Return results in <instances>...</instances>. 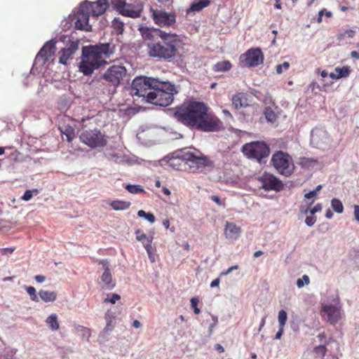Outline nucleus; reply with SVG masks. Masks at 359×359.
Returning <instances> with one entry per match:
<instances>
[{
  "label": "nucleus",
  "mask_w": 359,
  "mask_h": 359,
  "mask_svg": "<svg viewBox=\"0 0 359 359\" xmlns=\"http://www.w3.org/2000/svg\"><path fill=\"white\" fill-rule=\"evenodd\" d=\"M242 151L248 158L255 159L262 163L263 159L269 156L270 149L265 142L257 141L244 144Z\"/></svg>",
  "instance_id": "obj_9"
},
{
  "label": "nucleus",
  "mask_w": 359,
  "mask_h": 359,
  "mask_svg": "<svg viewBox=\"0 0 359 359\" xmlns=\"http://www.w3.org/2000/svg\"><path fill=\"white\" fill-rule=\"evenodd\" d=\"M333 341L332 338H329L328 341H325V343L320 344L319 346H316L313 348V351L318 355L321 357H324L327 353L326 346L328 345L330 342Z\"/></svg>",
  "instance_id": "obj_29"
},
{
  "label": "nucleus",
  "mask_w": 359,
  "mask_h": 359,
  "mask_svg": "<svg viewBox=\"0 0 359 359\" xmlns=\"http://www.w3.org/2000/svg\"><path fill=\"white\" fill-rule=\"evenodd\" d=\"M76 330L77 333L81 334L83 338H86L88 340L89 339L91 335V332L89 328L82 325H77Z\"/></svg>",
  "instance_id": "obj_35"
},
{
  "label": "nucleus",
  "mask_w": 359,
  "mask_h": 359,
  "mask_svg": "<svg viewBox=\"0 0 359 359\" xmlns=\"http://www.w3.org/2000/svg\"><path fill=\"white\" fill-rule=\"evenodd\" d=\"M145 219L148 220L150 223L153 224L155 222V217L154 214L148 212Z\"/></svg>",
  "instance_id": "obj_58"
},
{
  "label": "nucleus",
  "mask_w": 359,
  "mask_h": 359,
  "mask_svg": "<svg viewBox=\"0 0 359 359\" xmlns=\"http://www.w3.org/2000/svg\"><path fill=\"white\" fill-rule=\"evenodd\" d=\"M126 0H111L113 7L120 13L122 14L126 6Z\"/></svg>",
  "instance_id": "obj_33"
},
{
  "label": "nucleus",
  "mask_w": 359,
  "mask_h": 359,
  "mask_svg": "<svg viewBox=\"0 0 359 359\" xmlns=\"http://www.w3.org/2000/svg\"><path fill=\"white\" fill-rule=\"evenodd\" d=\"M38 194L39 191L36 189L32 190H27L21 198L24 201H28L33 197L34 195H37Z\"/></svg>",
  "instance_id": "obj_42"
},
{
  "label": "nucleus",
  "mask_w": 359,
  "mask_h": 359,
  "mask_svg": "<svg viewBox=\"0 0 359 359\" xmlns=\"http://www.w3.org/2000/svg\"><path fill=\"white\" fill-rule=\"evenodd\" d=\"M232 106L235 109L246 107L249 105L248 95L245 93H238L232 97Z\"/></svg>",
  "instance_id": "obj_21"
},
{
  "label": "nucleus",
  "mask_w": 359,
  "mask_h": 359,
  "mask_svg": "<svg viewBox=\"0 0 359 359\" xmlns=\"http://www.w3.org/2000/svg\"><path fill=\"white\" fill-rule=\"evenodd\" d=\"M318 163V161L313 158H307V157H302L299 159V165L302 168H309L311 167H313L315 165H316Z\"/></svg>",
  "instance_id": "obj_28"
},
{
  "label": "nucleus",
  "mask_w": 359,
  "mask_h": 359,
  "mask_svg": "<svg viewBox=\"0 0 359 359\" xmlns=\"http://www.w3.org/2000/svg\"><path fill=\"white\" fill-rule=\"evenodd\" d=\"M351 56L353 58H355L357 60L359 59V53L355 50H353L351 52Z\"/></svg>",
  "instance_id": "obj_64"
},
{
  "label": "nucleus",
  "mask_w": 359,
  "mask_h": 359,
  "mask_svg": "<svg viewBox=\"0 0 359 359\" xmlns=\"http://www.w3.org/2000/svg\"><path fill=\"white\" fill-rule=\"evenodd\" d=\"M219 283H220V279L219 278H217L211 282L210 287H217L219 285Z\"/></svg>",
  "instance_id": "obj_59"
},
{
  "label": "nucleus",
  "mask_w": 359,
  "mask_h": 359,
  "mask_svg": "<svg viewBox=\"0 0 359 359\" xmlns=\"http://www.w3.org/2000/svg\"><path fill=\"white\" fill-rule=\"evenodd\" d=\"M283 332H284V327H279V330L275 336V339H280L283 334Z\"/></svg>",
  "instance_id": "obj_57"
},
{
  "label": "nucleus",
  "mask_w": 359,
  "mask_h": 359,
  "mask_svg": "<svg viewBox=\"0 0 359 359\" xmlns=\"http://www.w3.org/2000/svg\"><path fill=\"white\" fill-rule=\"evenodd\" d=\"M310 283L309 278L307 275H304L302 278H299L297 280V286L299 288H302L304 285H309Z\"/></svg>",
  "instance_id": "obj_43"
},
{
  "label": "nucleus",
  "mask_w": 359,
  "mask_h": 359,
  "mask_svg": "<svg viewBox=\"0 0 359 359\" xmlns=\"http://www.w3.org/2000/svg\"><path fill=\"white\" fill-rule=\"evenodd\" d=\"M355 35V31L353 29H346L343 33L338 35L339 40H343L345 38L353 39Z\"/></svg>",
  "instance_id": "obj_40"
},
{
  "label": "nucleus",
  "mask_w": 359,
  "mask_h": 359,
  "mask_svg": "<svg viewBox=\"0 0 359 359\" xmlns=\"http://www.w3.org/2000/svg\"><path fill=\"white\" fill-rule=\"evenodd\" d=\"M158 80L151 77L139 76L136 77L132 82L130 87L127 90L129 95L133 97H142V101L148 102L149 93L153 91Z\"/></svg>",
  "instance_id": "obj_5"
},
{
  "label": "nucleus",
  "mask_w": 359,
  "mask_h": 359,
  "mask_svg": "<svg viewBox=\"0 0 359 359\" xmlns=\"http://www.w3.org/2000/svg\"><path fill=\"white\" fill-rule=\"evenodd\" d=\"M78 49L79 41L68 43L67 46L60 51L59 62L62 65H67L68 60L72 57V55Z\"/></svg>",
  "instance_id": "obj_19"
},
{
  "label": "nucleus",
  "mask_w": 359,
  "mask_h": 359,
  "mask_svg": "<svg viewBox=\"0 0 359 359\" xmlns=\"http://www.w3.org/2000/svg\"><path fill=\"white\" fill-rule=\"evenodd\" d=\"M113 53L109 43L83 47L79 70L84 75H90L95 69L106 63V59Z\"/></svg>",
  "instance_id": "obj_3"
},
{
  "label": "nucleus",
  "mask_w": 359,
  "mask_h": 359,
  "mask_svg": "<svg viewBox=\"0 0 359 359\" xmlns=\"http://www.w3.org/2000/svg\"><path fill=\"white\" fill-rule=\"evenodd\" d=\"M15 250V248H1L0 249V253L2 255H8L9 254H12L14 250Z\"/></svg>",
  "instance_id": "obj_51"
},
{
  "label": "nucleus",
  "mask_w": 359,
  "mask_h": 359,
  "mask_svg": "<svg viewBox=\"0 0 359 359\" xmlns=\"http://www.w3.org/2000/svg\"><path fill=\"white\" fill-rule=\"evenodd\" d=\"M240 60L245 67H256L263 63L264 54L260 48H250L241 55Z\"/></svg>",
  "instance_id": "obj_11"
},
{
  "label": "nucleus",
  "mask_w": 359,
  "mask_h": 359,
  "mask_svg": "<svg viewBox=\"0 0 359 359\" xmlns=\"http://www.w3.org/2000/svg\"><path fill=\"white\" fill-rule=\"evenodd\" d=\"M150 11L154 22L160 27H170L175 23V13L154 8H151Z\"/></svg>",
  "instance_id": "obj_12"
},
{
  "label": "nucleus",
  "mask_w": 359,
  "mask_h": 359,
  "mask_svg": "<svg viewBox=\"0 0 359 359\" xmlns=\"http://www.w3.org/2000/svg\"><path fill=\"white\" fill-rule=\"evenodd\" d=\"M238 269V265L232 266L229 267L226 271L222 272L220 275L221 276H226V275L229 274L232 271L236 270Z\"/></svg>",
  "instance_id": "obj_53"
},
{
  "label": "nucleus",
  "mask_w": 359,
  "mask_h": 359,
  "mask_svg": "<svg viewBox=\"0 0 359 359\" xmlns=\"http://www.w3.org/2000/svg\"><path fill=\"white\" fill-rule=\"evenodd\" d=\"M127 70L121 65H112L102 75L101 79L104 83L114 89H116L126 76Z\"/></svg>",
  "instance_id": "obj_10"
},
{
  "label": "nucleus",
  "mask_w": 359,
  "mask_h": 359,
  "mask_svg": "<svg viewBox=\"0 0 359 359\" xmlns=\"http://www.w3.org/2000/svg\"><path fill=\"white\" fill-rule=\"evenodd\" d=\"M135 234L136 239L139 241H142L143 243H147V239H151L145 233L142 232L140 229H137L135 231Z\"/></svg>",
  "instance_id": "obj_45"
},
{
  "label": "nucleus",
  "mask_w": 359,
  "mask_h": 359,
  "mask_svg": "<svg viewBox=\"0 0 359 359\" xmlns=\"http://www.w3.org/2000/svg\"><path fill=\"white\" fill-rule=\"evenodd\" d=\"M180 160L188 166L190 172H196L200 169L210 165V160L199 151H197V153L190 151H184L180 158L172 159L170 165H175V161L178 162Z\"/></svg>",
  "instance_id": "obj_7"
},
{
  "label": "nucleus",
  "mask_w": 359,
  "mask_h": 359,
  "mask_svg": "<svg viewBox=\"0 0 359 359\" xmlns=\"http://www.w3.org/2000/svg\"><path fill=\"white\" fill-rule=\"evenodd\" d=\"M46 323L48 327L53 332L57 331L60 329V324L58 318L56 313L50 314L46 320Z\"/></svg>",
  "instance_id": "obj_25"
},
{
  "label": "nucleus",
  "mask_w": 359,
  "mask_h": 359,
  "mask_svg": "<svg viewBox=\"0 0 359 359\" xmlns=\"http://www.w3.org/2000/svg\"><path fill=\"white\" fill-rule=\"evenodd\" d=\"M173 116L183 125L204 132L218 131L223 127L215 115L208 113V107L203 102H185L175 108Z\"/></svg>",
  "instance_id": "obj_1"
},
{
  "label": "nucleus",
  "mask_w": 359,
  "mask_h": 359,
  "mask_svg": "<svg viewBox=\"0 0 359 359\" xmlns=\"http://www.w3.org/2000/svg\"><path fill=\"white\" fill-rule=\"evenodd\" d=\"M271 164L278 174L285 177L291 176L295 168L292 157L280 150L272 154Z\"/></svg>",
  "instance_id": "obj_6"
},
{
  "label": "nucleus",
  "mask_w": 359,
  "mask_h": 359,
  "mask_svg": "<svg viewBox=\"0 0 359 359\" xmlns=\"http://www.w3.org/2000/svg\"><path fill=\"white\" fill-rule=\"evenodd\" d=\"M141 34L144 39H150L151 36V32L147 28H142L140 29Z\"/></svg>",
  "instance_id": "obj_52"
},
{
  "label": "nucleus",
  "mask_w": 359,
  "mask_h": 359,
  "mask_svg": "<svg viewBox=\"0 0 359 359\" xmlns=\"http://www.w3.org/2000/svg\"><path fill=\"white\" fill-rule=\"evenodd\" d=\"M264 114L268 121L274 122L277 118V115L271 107H266Z\"/></svg>",
  "instance_id": "obj_38"
},
{
  "label": "nucleus",
  "mask_w": 359,
  "mask_h": 359,
  "mask_svg": "<svg viewBox=\"0 0 359 359\" xmlns=\"http://www.w3.org/2000/svg\"><path fill=\"white\" fill-rule=\"evenodd\" d=\"M98 263L103 266L104 270L100 276V283L103 285L102 287L105 290H111L116 286V281L113 279L109 268V262L107 259H101L99 260Z\"/></svg>",
  "instance_id": "obj_18"
},
{
  "label": "nucleus",
  "mask_w": 359,
  "mask_h": 359,
  "mask_svg": "<svg viewBox=\"0 0 359 359\" xmlns=\"http://www.w3.org/2000/svg\"><path fill=\"white\" fill-rule=\"evenodd\" d=\"M80 141L90 148L103 147L107 144V136L100 129L82 128L79 135Z\"/></svg>",
  "instance_id": "obj_8"
},
{
  "label": "nucleus",
  "mask_w": 359,
  "mask_h": 359,
  "mask_svg": "<svg viewBox=\"0 0 359 359\" xmlns=\"http://www.w3.org/2000/svg\"><path fill=\"white\" fill-rule=\"evenodd\" d=\"M289 67H290V63L288 62H284L283 63L277 65L276 70L278 74H280L283 73V69L287 70L289 69Z\"/></svg>",
  "instance_id": "obj_47"
},
{
  "label": "nucleus",
  "mask_w": 359,
  "mask_h": 359,
  "mask_svg": "<svg viewBox=\"0 0 359 359\" xmlns=\"http://www.w3.org/2000/svg\"><path fill=\"white\" fill-rule=\"evenodd\" d=\"M191 306L194 309V312L195 314L198 315L200 313L201 311L198 308V299L196 297H192L190 300Z\"/></svg>",
  "instance_id": "obj_46"
},
{
  "label": "nucleus",
  "mask_w": 359,
  "mask_h": 359,
  "mask_svg": "<svg viewBox=\"0 0 359 359\" xmlns=\"http://www.w3.org/2000/svg\"><path fill=\"white\" fill-rule=\"evenodd\" d=\"M104 319L106 320L107 325L104 329V332H107L109 331H111L114 329L112 320L114 319V316L109 311H108L104 315Z\"/></svg>",
  "instance_id": "obj_32"
},
{
  "label": "nucleus",
  "mask_w": 359,
  "mask_h": 359,
  "mask_svg": "<svg viewBox=\"0 0 359 359\" xmlns=\"http://www.w3.org/2000/svg\"><path fill=\"white\" fill-rule=\"evenodd\" d=\"M321 313L326 316V320L330 324H336L341 318V307L339 305L323 304Z\"/></svg>",
  "instance_id": "obj_16"
},
{
  "label": "nucleus",
  "mask_w": 359,
  "mask_h": 359,
  "mask_svg": "<svg viewBox=\"0 0 359 359\" xmlns=\"http://www.w3.org/2000/svg\"><path fill=\"white\" fill-rule=\"evenodd\" d=\"M317 194H318L316 193V191L313 190V191H309V193H306L304 195V197H305V198L309 199V198L316 197L317 196Z\"/></svg>",
  "instance_id": "obj_55"
},
{
  "label": "nucleus",
  "mask_w": 359,
  "mask_h": 359,
  "mask_svg": "<svg viewBox=\"0 0 359 359\" xmlns=\"http://www.w3.org/2000/svg\"><path fill=\"white\" fill-rule=\"evenodd\" d=\"M160 41L148 43V54L152 57L170 61L178 54L181 41L178 35L158 30Z\"/></svg>",
  "instance_id": "obj_2"
},
{
  "label": "nucleus",
  "mask_w": 359,
  "mask_h": 359,
  "mask_svg": "<svg viewBox=\"0 0 359 359\" xmlns=\"http://www.w3.org/2000/svg\"><path fill=\"white\" fill-rule=\"evenodd\" d=\"M241 233L240 226H236L234 223L226 222L224 229V233L226 238L236 240L238 238Z\"/></svg>",
  "instance_id": "obj_22"
},
{
  "label": "nucleus",
  "mask_w": 359,
  "mask_h": 359,
  "mask_svg": "<svg viewBox=\"0 0 359 359\" xmlns=\"http://www.w3.org/2000/svg\"><path fill=\"white\" fill-rule=\"evenodd\" d=\"M354 217L357 220L358 222H359V205H354Z\"/></svg>",
  "instance_id": "obj_56"
},
{
  "label": "nucleus",
  "mask_w": 359,
  "mask_h": 359,
  "mask_svg": "<svg viewBox=\"0 0 359 359\" xmlns=\"http://www.w3.org/2000/svg\"><path fill=\"white\" fill-rule=\"evenodd\" d=\"M126 189L128 192L133 194L145 193L142 187L138 184H128L126 185Z\"/></svg>",
  "instance_id": "obj_34"
},
{
  "label": "nucleus",
  "mask_w": 359,
  "mask_h": 359,
  "mask_svg": "<svg viewBox=\"0 0 359 359\" xmlns=\"http://www.w3.org/2000/svg\"><path fill=\"white\" fill-rule=\"evenodd\" d=\"M148 214V212H146L145 211L142 210H140L137 212V215L140 217H144L145 218L147 215Z\"/></svg>",
  "instance_id": "obj_62"
},
{
  "label": "nucleus",
  "mask_w": 359,
  "mask_h": 359,
  "mask_svg": "<svg viewBox=\"0 0 359 359\" xmlns=\"http://www.w3.org/2000/svg\"><path fill=\"white\" fill-rule=\"evenodd\" d=\"M131 203L126 201L115 200L110 203V206L114 210H125L130 208Z\"/></svg>",
  "instance_id": "obj_26"
},
{
  "label": "nucleus",
  "mask_w": 359,
  "mask_h": 359,
  "mask_svg": "<svg viewBox=\"0 0 359 359\" xmlns=\"http://www.w3.org/2000/svg\"><path fill=\"white\" fill-rule=\"evenodd\" d=\"M210 4V0H199L197 2L192 4L190 8L193 11L198 12L201 11L203 8L208 6Z\"/></svg>",
  "instance_id": "obj_30"
},
{
  "label": "nucleus",
  "mask_w": 359,
  "mask_h": 359,
  "mask_svg": "<svg viewBox=\"0 0 359 359\" xmlns=\"http://www.w3.org/2000/svg\"><path fill=\"white\" fill-rule=\"evenodd\" d=\"M231 68V64L229 61H222L215 65L213 69L215 72H221L229 70Z\"/></svg>",
  "instance_id": "obj_31"
},
{
  "label": "nucleus",
  "mask_w": 359,
  "mask_h": 359,
  "mask_svg": "<svg viewBox=\"0 0 359 359\" xmlns=\"http://www.w3.org/2000/svg\"><path fill=\"white\" fill-rule=\"evenodd\" d=\"M287 319V315L286 311L285 310H280L278 312V316L279 327H285L286 325Z\"/></svg>",
  "instance_id": "obj_39"
},
{
  "label": "nucleus",
  "mask_w": 359,
  "mask_h": 359,
  "mask_svg": "<svg viewBox=\"0 0 359 359\" xmlns=\"http://www.w3.org/2000/svg\"><path fill=\"white\" fill-rule=\"evenodd\" d=\"M336 73L331 72L330 74V78L332 79H339L341 78H346L349 76L351 74V69L348 66H344L342 67H336L334 69Z\"/></svg>",
  "instance_id": "obj_23"
},
{
  "label": "nucleus",
  "mask_w": 359,
  "mask_h": 359,
  "mask_svg": "<svg viewBox=\"0 0 359 359\" xmlns=\"http://www.w3.org/2000/svg\"><path fill=\"white\" fill-rule=\"evenodd\" d=\"M40 298L45 302H53L57 298V294L53 291L41 290L39 292Z\"/></svg>",
  "instance_id": "obj_27"
},
{
  "label": "nucleus",
  "mask_w": 359,
  "mask_h": 359,
  "mask_svg": "<svg viewBox=\"0 0 359 359\" xmlns=\"http://www.w3.org/2000/svg\"><path fill=\"white\" fill-rule=\"evenodd\" d=\"M215 349L219 352V353H223L224 351V347L221 345V344H216L215 345Z\"/></svg>",
  "instance_id": "obj_61"
},
{
  "label": "nucleus",
  "mask_w": 359,
  "mask_h": 359,
  "mask_svg": "<svg viewBox=\"0 0 359 359\" xmlns=\"http://www.w3.org/2000/svg\"><path fill=\"white\" fill-rule=\"evenodd\" d=\"M211 199L215 202L216 203H217L218 205H221V201H220V198H219V196H212L211 197Z\"/></svg>",
  "instance_id": "obj_63"
},
{
  "label": "nucleus",
  "mask_w": 359,
  "mask_h": 359,
  "mask_svg": "<svg viewBox=\"0 0 359 359\" xmlns=\"http://www.w3.org/2000/svg\"><path fill=\"white\" fill-rule=\"evenodd\" d=\"M56 41L50 40L47 41L40 49L35 57L36 62H40L41 65H46L49 60L55 55Z\"/></svg>",
  "instance_id": "obj_14"
},
{
  "label": "nucleus",
  "mask_w": 359,
  "mask_h": 359,
  "mask_svg": "<svg viewBox=\"0 0 359 359\" xmlns=\"http://www.w3.org/2000/svg\"><path fill=\"white\" fill-rule=\"evenodd\" d=\"M261 187L266 191H280L283 188V182L275 175L269 172H264L259 178Z\"/></svg>",
  "instance_id": "obj_13"
},
{
  "label": "nucleus",
  "mask_w": 359,
  "mask_h": 359,
  "mask_svg": "<svg viewBox=\"0 0 359 359\" xmlns=\"http://www.w3.org/2000/svg\"><path fill=\"white\" fill-rule=\"evenodd\" d=\"M322 210V204L317 203L313 208H308L305 210L304 212L306 213L308 211L310 212L311 215H314L315 213L321 211Z\"/></svg>",
  "instance_id": "obj_48"
},
{
  "label": "nucleus",
  "mask_w": 359,
  "mask_h": 359,
  "mask_svg": "<svg viewBox=\"0 0 359 359\" xmlns=\"http://www.w3.org/2000/svg\"><path fill=\"white\" fill-rule=\"evenodd\" d=\"M151 242L152 239H147V243H143V245L148 254L149 259L151 260V262H154L155 259L152 252Z\"/></svg>",
  "instance_id": "obj_37"
},
{
  "label": "nucleus",
  "mask_w": 359,
  "mask_h": 359,
  "mask_svg": "<svg viewBox=\"0 0 359 359\" xmlns=\"http://www.w3.org/2000/svg\"><path fill=\"white\" fill-rule=\"evenodd\" d=\"M25 290L33 302H39V298L36 295V290L32 286H25Z\"/></svg>",
  "instance_id": "obj_41"
},
{
  "label": "nucleus",
  "mask_w": 359,
  "mask_h": 359,
  "mask_svg": "<svg viewBox=\"0 0 359 359\" xmlns=\"http://www.w3.org/2000/svg\"><path fill=\"white\" fill-rule=\"evenodd\" d=\"M46 279V277L44 276H42V275H37L35 276V280L38 282V283H42Z\"/></svg>",
  "instance_id": "obj_60"
},
{
  "label": "nucleus",
  "mask_w": 359,
  "mask_h": 359,
  "mask_svg": "<svg viewBox=\"0 0 359 359\" xmlns=\"http://www.w3.org/2000/svg\"><path fill=\"white\" fill-rule=\"evenodd\" d=\"M317 337L318 338L320 341L322 342L323 344L325 343V341H328V339H326V334L325 332H321V333L318 334Z\"/></svg>",
  "instance_id": "obj_54"
},
{
  "label": "nucleus",
  "mask_w": 359,
  "mask_h": 359,
  "mask_svg": "<svg viewBox=\"0 0 359 359\" xmlns=\"http://www.w3.org/2000/svg\"><path fill=\"white\" fill-rule=\"evenodd\" d=\"M114 26L115 29L117 30V32L119 34H122L123 32V24L121 22H119L118 20H115L114 23Z\"/></svg>",
  "instance_id": "obj_50"
},
{
  "label": "nucleus",
  "mask_w": 359,
  "mask_h": 359,
  "mask_svg": "<svg viewBox=\"0 0 359 359\" xmlns=\"http://www.w3.org/2000/svg\"><path fill=\"white\" fill-rule=\"evenodd\" d=\"M90 12L83 8V4H81L79 7V11L75 15V28L79 30H84L86 32L91 31L92 27L89 24Z\"/></svg>",
  "instance_id": "obj_15"
},
{
  "label": "nucleus",
  "mask_w": 359,
  "mask_h": 359,
  "mask_svg": "<svg viewBox=\"0 0 359 359\" xmlns=\"http://www.w3.org/2000/svg\"><path fill=\"white\" fill-rule=\"evenodd\" d=\"M60 133L66 136L67 140L69 142H72L75 138V130L69 125H64L58 128Z\"/></svg>",
  "instance_id": "obj_24"
},
{
  "label": "nucleus",
  "mask_w": 359,
  "mask_h": 359,
  "mask_svg": "<svg viewBox=\"0 0 359 359\" xmlns=\"http://www.w3.org/2000/svg\"><path fill=\"white\" fill-rule=\"evenodd\" d=\"M142 11V6L141 4L127 3L121 15L130 18H138L140 16Z\"/></svg>",
  "instance_id": "obj_20"
},
{
  "label": "nucleus",
  "mask_w": 359,
  "mask_h": 359,
  "mask_svg": "<svg viewBox=\"0 0 359 359\" xmlns=\"http://www.w3.org/2000/svg\"><path fill=\"white\" fill-rule=\"evenodd\" d=\"M316 222V217L311 215V216H307L305 219V223L307 226H313Z\"/></svg>",
  "instance_id": "obj_49"
},
{
  "label": "nucleus",
  "mask_w": 359,
  "mask_h": 359,
  "mask_svg": "<svg viewBox=\"0 0 359 359\" xmlns=\"http://www.w3.org/2000/svg\"><path fill=\"white\" fill-rule=\"evenodd\" d=\"M83 8L88 10L93 17H98L104 13L109 7L108 0H97L96 1H84Z\"/></svg>",
  "instance_id": "obj_17"
},
{
  "label": "nucleus",
  "mask_w": 359,
  "mask_h": 359,
  "mask_svg": "<svg viewBox=\"0 0 359 359\" xmlns=\"http://www.w3.org/2000/svg\"><path fill=\"white\" fill-rule=\"evenodd\" d=\"M154 83L156 85L153 91L149 93L148 102L163 107L170 105L174 100V95L177 93L175 85L158 80Z\"/></svg>",
  "instance_id": "obj_4"
},
{
  "label": "nucleus",
  "mask_w": 359,
  "mask_h": 359,
  "mask_svg": "<svg viewBox=\"0 0 359 359\" xmlns=\"http://www.w3.org/2000/svg\"><path fill=\"white\" fill-rule=\"evenodd\" d=\"M332 209L337 213H342L344 211V206L341 201L337 198H333L331 201Z\"/></svg>",
  "instance_id": "obj_36"
},
{
  "label": "nucleus",
  "mask_w": 359,
  "mask_h": 359,
  "mask_svg": "<svg viewBox=\"0 0 359 359\" xmlns=\"http://www.w3.org/2000/svg\"><path fill=\"white\" fill-rule=\"evenodd\" d=\"M121 299V296L118 294H112L110 297H107L104 299V303H111L114 304L118 300Z\"/></svg>",
  "instance_id": "obj_44"
}]
</instances>
